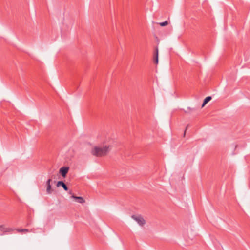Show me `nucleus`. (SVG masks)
I'll list each match as a JSON object with an SVG mask.
<instances>
[{
	"label": "nucleus",
	"instance_id": "obj_1",
	"mask_svg": "<svg viewBox=\"0 0 250 250\" xmlns=\"http://www.w3.org/2000/svg\"><path fill=\"white\" fill-rule=\"evenodd\" d=\"M110 146L105 145L103 147L95 146L91 150V153L93 155L96 157H102L107 155L110 151Z\"/></svg>",
	"mask_w": 250,
	"mask_h": 250
},
{
	"label": "nucleus",
	"instance_id": "obj_2",
	"mask_svg": "<svg viewBox=\"0 0 250 250\" xmlns=\"http://www.w3.org/2000/svg\"><path fill=\"white\" fill-rule=\"evenodd\" d=\"M131 218L140 226H143L146 223L145 220L141 215H132Z\"/></svg>",
	"mask_w": 250,
	"mask_h": 250
},
{
	"label": "nucleus",
	"instance_id": "obj_3",
	"mask_svg": "<svg viewBox=\"0 0 250 250\" xmlns=\"http://www.w3.org/2000/svg\"><path fill=\"white\" fill-rule=\"evenodd\" d=\"M69 170V167H62L59 170V173L63 177H65Z\"/></svg>",
	"mask_w": 250,
	"mask_h": 250
},
{
	"label": "nucleus",
	"instance_id": "obj_4",
	"mask_svg": "<svg viewBox=\"0 0 250 250\" xmlns=\"http://www.w3.org/2000/svg\"><path fill=\"white\" fill-rule=\"evenodd\" d=\"M52 181L51 178H49L46 182V192L47 194H51L52 193V190L51 189V186L50 184L51 182Z\"/></svg>",
	"mask_w": 250,
	"mask_h": 250
},
{
	"label": "nucleus",
	"instance_id": "obj_5",
	"mask_svg": "<svg viewBox=\"0 0 250 250\" xmlns=\"http://www.w3.org/2000/svg\"><path fill=\"white\" fill-rule=\"evenodd\" d=\"M154 62L157 64L158 63V48L156 47L154 51Z\"/></svg>",
	"mask_w": 250,
	"mask_h": 250
},
{
	"label": "nucleus",
	"instance_id": "obj_6",
	"mask_svg": "<svg viewBox=\"0 0 250 250\" xmlns=\"http://www.w3.org/2000/svg\"><path fill=\"white\" fill-rule=\"evenodd\" d=\"M71 198L74 199L76 200V201H77V202H78L79 203L83 204L85 202L84 199L82 197H79V196H76L74 195H72L71 196Z\"/></svg>",
	"mask_w": 250,
	"mask_h": 250
},
{
	"label": "nucleus",
	"instance_id": "obj_7",
	"mask_svg": "<svg viewBox=\"0 0 250 250\" xmlns=\"http://www.w3.org/2000/svg\"><path fill=\"white\" fill-rule=\"evenodd\" d=\"M57 187L62 186L63 188L64 189V190L65 191H67L68 190V188L67 186L63 181H58L57 183Z\"/></svg>",
	"mask_w": 250,
	"mask_h": 250
},
{
	"label": "nucleus",
	"instance_id": "obj_8",
	"mask_svg": "<svg viewBox=\"0 0 250 250\" xmlns=\"http://www.w3.org/2000/svg\"><path fill=\"white\" fill-rule=\"evenodd\" d=\"M211 99V96L207 97L203 101V103L202 105V107H203L208 102H209Z\"/></svg>",
	"mask_w": 250,
	"mask_h": 250
},
{
	"label": "nucleus",
	"instance_id": "obj_9",
	"mask_svg": "<svg viewBox=\"0 0 250 250\" xmlns=\"http://www.w3.org/2000/svg\"><path fill=\"white\" fill-rule=\"evenodd\" d=\"M168 22L167 21H166L164 22H162L160 23H157V22L156 23V27H158L159 25L161 26H165L168 25Z\"/></svg>",
	"mask_w": 250,
	"mask_h": 250
},
{
	"label": "nucleus",
	"instance_id": "obj_10",
	"mask_svg": "<svg viewBox=\"0 0 250 250\" xmlns=\"http://www.w3.org/2000/svg\"><path fill=\"white\" fill-rule=\"evenodd\" d=\"M12 230L11 229L6 228L3 225H0V230L4 232H8Z\"/></svg>",
	"mask_w": 250,
	"mask_h": 250
},
{
	"label": "nucleus",
	"instance_id": "obj_11",
	"mask_svg": "<svg viewBox=\"0 0 250 250\" xmlns=\"http://www.w3.org/2000/svg\"><path fill=\"white\" fill-rule=\"evenodd\" d=\"M17 231L19 232H29V230L28 229H17Z\"/></svg>",
	"mask_w": 250,
	"mask_h": 250
},
{
	"label": "nucleus",
	"instance_id": "obj_12",
	"mask_svg": "<svg viewBox=\"0 0 250 250\" xmlns=\"http://www.w3.org/2000/svg\"><path fill=\"white\" fill-rule=\"evenodd\" d=\"M188 126H189V125H187V126L186 127V130H185V132H184V136H185V134H186V130L187 129V128H188Z\"/></svg>",
	"mask_w": 250,
	"mask_h": 250
},
{
	"label": "nucleus",
	"instance_id": "obj_13",
	"mask_svg": "<svg viewBox=\"0 0 250 250\" xmlns=\"http://www.w3.org/2000/svg\"><path fill=\"white\" fill-rule=\"evenodd\" d=\"M69 194H72V191L71 190L69 191V192H68Z\"/></svg>",
	"mask_w": 250,
	"mask_h": 250
},
{
	"label": "nucleus",
	"instance_id": "obj_14",
	"mask_svg": "<svg viewBox=\"0 0 250 250\" xmlns=\"http://www.w3.org/2000/svg\"><path fill=\"white\" fill-rule=\"evenodd\" d=\"M70 22H71V23H72V22H73V21H72V20H70Z\"/></svg>",
	"mask_w": 250,
	"mask_h": 250
}]
</instances>
